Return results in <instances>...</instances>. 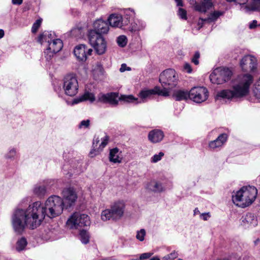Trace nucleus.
<instances>
[{
  "mask_svg": "<svg viewBox=\"0 0 260 260\" xmlns=\"http://www.w3.org/2000/svg\"><path fill=\"white\" fill-rule=\"evenodd\" d=\"M121 153L122 151L117 147L110 149L109 155V161L115 164L121 163L122 160Z\"/></svg>",
  "mask_w": 260,
  "mask_h": 260,
  "instance_id": "22",
  "label": "nucleus"
},
{
  "mask_svg": "<svg viewBox=\"0 0 260 260\" xmlns=\"http://www.w3.org/2000/svg\"><path fill=\"white\" fill-rule=\"evenodd\" d=\"M200 54L199 51L195 52L193 57L191 59V61L196 65H198L199 63V58H200Z\"/></svg>",
  "mask_w": 260,
  "mask_h": 260,
  "instance_id": "42",
  "label": "nucleus"
},
{
  "mask_svg": "<svg viewBox=\"0 0 260 260\" xmlns=\"http://www.w3.org/2000/svg\"><path fill=\"white\" fill-rule=\"evenodd\" d=\"M170 257L171 258V260H173L178 256V253L177 251H173L171 253L169 254Z\"/></svg>",
  "mask_w": 260,
  "mask_h": 260,
  "instance_id": "48",
  "label": "nucleus"
},
{
  "mask_svg": "<svg viewBox=\"0 0 260 260\" xmlns=\"http://www.w3.org/2000/svg\"><path fill=\"white\" fill-rule=\"evenodd\" d=\"M68 164L64 165L63 167V170H68V173L72 175L73 174H78L83 171L81 168L82 164L79 161H72L71 167L68 168Z\"/></svg>",
  "mask_w": 260,
  "mask_h": 260,
  "instance_id": "23",
  "label": "nucleus"
},
{
  "mask_svg": "<svg viewBox=\"0 0 260 260\" xmlns=\"http://www.w3.org/2000/svg\"><path fill=\"white\" fill-rule=\"evenodd\" d=\"M52 39L53 35L50 32L45 31L39 36L38 42L41 44H43L44 42H47L49 44Z\"/></svg>",
  "mask_w": 260,
  "mask_h": 260,
  "instance_id": "31",
  "label": "nucleus"
},
{
  "mask_svg": "<svg viewBox=\"0 0 260 260\" xmlns=\"http://www.w3.org/2000/svg\"><path fill=\"white\" fill-rule=\"evenodd\" d=\"M172 96L177 101H187L189 99V91L186 89H177L174 91Z\"/></svg>",
  "mask_w": 260,
  "mask_h": 260,
  "instance_id": "26",
  "label": "nucleus"
},
{
  "mask_svg": "<svg viewBox=\"0 0 260 260\" xmlns=\"http://www.w3.org/2000/svg\"><path fill=\"white\" fill-rule=\"evenodd\" d=\"M159 82L164 87L162 90L171 89L175 87L178 83V77L176 71L172 69L164 71L159 75ZM169 91H168V93Z\"/></svg>",
  "mask_w": 260,
  "mask_h": 260,
  "instance_id": "7",
  "label": "nucleus"
},
{
  "mask_svg": "<svg viewBox=\"0 0 260 260\" xmlns=\"http://www.w3.org/2000/svg\"><path fill=\"white\" fill-rule=\"evenodd\" d=\"M88 41L98 55L104 54L107 50V42L104 37L95 30H89L88 34Z\"/></svg>",
  "mask_w": 260,
  "mask_h": 260,
  "instance_id": "6",
  "label": "nucleus"
},
{
  "mask_svg": "<svg viewBox=\"0 0 260 260\" xmlns=\"http://www.w3.org/2000/svg\"><path fill=\"white\" fill-rule=\"evenodd\" d=\"M83 101H84L82 95H81V96H80L79 98L74 99L72 101V104L73 105L77 104H78L80 102H82Z\"/></svg>",
  "mask_w": 260,
  "mask_h": 260,
  "instance_id": "47",
  "label": "nucleus"
},
{
  "mask_svg": "<svg viewBox=\"0 0 260 260\" xmlns=\"http://www.w3.org/2000/svg\"><path fill=\"white\" fill-rule=\"evenodd\" d=\"M193 213H194V215H197V214H200V211L199 210V209L196 208L194 211H193Z\"/></svg>",
  "mask_w": 260,
  "mask_h": 260,
  "instance_id": "57",
  "label": "nucleus"
},
{
  "mask_svg": "<svg viewBox=\"0 0 260 260\" xmlns=\"http://www.w3.org/2000/svg\"><path fill=\"white\" fill-rule=\"evenodd\" d=\"M146 188L154 192H161L165 190L162 183L156 180H152L148 182L146 185Z\"/></svg>",
  "mask_w": 260,
  "mask_h": 260,
  "instance_id": "20",
  "label": "nucleus"
},
{
  "mask_svg": "<svg viewBox=\"0 0 260 260\" xmlns=\"http://www.w3.org/2000/svg\"><path fill=\"white\" fill-rule=\"evenodd\" d=\"M83 100L85 101H89L90 102H93L95 100V96L94 94L93 93L87 91L85 92L83 95H82Z\"/></svg>",
  "mask_w": 260,
  "mask_h": 260,
  "instance_id": "35",
  "label": "nucleus"
},
{
  "mask_svg": "<svg viewBox=\"0 0 260 260\" xmlns=\"http://www.w3.org/2000/svg\"><path fill=\"white\" fill-rule=\"evenodd\" d=\"M23 0H12V3L15 5H20L22 4Z\"/></svg>",
  "mask_w": 260,
  "mask_h": 260,
  "instance_id": "52",
  "label": "nucleus"
},
{
  "mask_svg": "<svg viewBox=\"0 0 260 260\" xmlns=\"http://www.w3.org/2000/svg\"><path fill=\"white\" fill-rule=\"evenodd\" d=\"M87 50V52H86L87 56V55H90L91 54V53L92 52V49H86Z\"/></svg>",
  "mask_w": 260,
  "mask_h": 260,
  "instance_id": "56",
  "label": "nucleus"
},
{
  "mask_svg": "<svg viewBox=\"0 0 260 260\" xmlns=\"http://www.w3.org/2000/svg\"><path fill=\"white\" fill-rule=\"evenodd\" d=\"M116 42L119 46L124 47L127 44V39L125 36L121 35L117 37Z\"/></svg>",
  "mask_w": 260,
  "mask_h": 260,
  "instance_id": "34",
  "label": "nucleus"
},
{
  "mask_svg": "<svg viewBox=\"0 0 260 260\" xmlns=\"http://www.w3.org/2000/svg\"><path fill=\"white\" fill-rule=\"evenodd\" d=\"M164 155V153L162 152H160L158 154H156L154 155L151 158V162L152 163H156L158 161L160 160Z\"/></svg>",
  "mask_w": 260,
  "mask_h": 260,
  "instance_id": "39",
  "label": "nucleus"
},
{
  "mask_svg": "<svg viewBox=\"0 0 260 260\" xmlns=\"http://www.w3.org/2000/svg\"><path fill=\"white\" fill-rule=\"evenodd\" d=\"M87 47L85 45L80 44L75 47L74 53L76 58L81 61H85L87 58Z\"/></svg>",
  "mask_w": 260,
  "mask_h": 260,
  "instance_id": "24",
  "label": "nucleus"
},
{
  "mask_svg": "<svg viewBox=\"0 0 260 260\" xmlns=\"http://www.w3.org/2000/svg\"><path fill=\"white\" fill-rule=\"evenodd\" d=\"M213 4L205 0H202L199 3H196L194 5V9L196 11L201 13H205L208 10L211 8Z\"/></svg>",
  "mask_w": 260,
  "mask_h": 260,
  "instance_id": "27",
  "label": "nucleus"
},
{
  "mask_svg": "<svg viewBox=\"0 0 260 260\" xmlns=\"http://www.w3.org/2000/svg\"><path fill=\"white\" fill-rule=\"evenodd\" d=\"M146 24L144 21L139 19H134L131 23L129 30L132 32H136L143 30Z\"/></svg>",
  "mask_w": 260,
  "mask_h": 260,
  "instance_id": "28",
  "label": "nucleus"
},
{
  "mask_svg": "<svg viewBox=\"0 0 260 260\" xmlns=\"http://www.w3.org/2000/svg\"><path fill=\"white\" fill-rule=\"evenodd\" d=\"M257 194V190L254 186H244L239 190L233 192L232 201L236 206L245 208L254 201Z\"/></svg>",
  "mask_w": 260,
  "mask_h": 260,
  "instance_id": "3",
  "label": "nucleus"
},
{
  "mask_svg": "<svg viewBox=\"0 0 260 260\" xmlns=\"http://www.w3.org/2000/svg\"><path fill=\"white\" fill-rule=\"evenodd\" d=\"M175 1L176 2L177 5L178 6H183L182 0H175Z\"/></svg>",
  "mask_w": 260,
  "mask_h": 260,
  "instance_id": "54",
  "label": "nucleus"
},
{
  "mask_svg": "<svg viewBox=\"0 0 260 260\" xmlns=\"http://www.w3.org/2000/svg\"><path fill=\"white\" fill-rule=\"evenodd\" d=\"M146 234V233L145 229H141L140 230L137 232L136 238L137 240L141 242L143 241L145 239Z\"/></svg>",
  "mask_w": 260,
  "mask_h": 260,
  "instance_id": "37",
  "label": "nucleus"
},
{
  "mask_svg": "<svg viewBox=\"0 0 260 260\" xmlns=\"http://www.w3.org/2000/svg\"><path fill=\"white\" fill-rule=\"evenodd\" d=\"M67 225L70 229H78L80 228L88 226L90 224L89 216L80 212H75L67 221Z\"/></svg>",
  "mask_w": 260,
  "mask_h": 260,
  "instance_id": "8",
  "label": "nucleus"
},
{
  "mask_svg": "<svg viewBox=\"0 0 260 260\" xmlns=\"http://www.w3.org/2000/svg\"><path fill=\"white\" fill-rule=\"evenodd\" d=\"M232 75V72L229 69L218 68L210 74V79L213 84H221L229 81Z\"/></svg>",
  "mask_w": 260,
  "mask_h": 260,
  "instance_id": "10",
  "label": "nucleus"
},
{
  "mask_svg": "<svg viewBox=\"0 0 260 260\" xmlns=\"http://www.w3.org/2000/svg\"><path fill=\"white\" fill-rule=\"evenodd\" d=\"M89 124H90V120L89 119L85 120H82L81 121V122L79 125V128H87L89 127Z\"/></svg>",
  "mask_w": 260,
  "mask_h": 260,
  "instance_id": "43",
  "label": "nucleus"
},
{
  "mask_svg": "<svg viewBox=\"0 0 260 260\" xmlns=\"http://www.w3.org/2000/svg\"><path fill=\"white\" fill-rule=\"evenodd\" d=\"M80 240L83 244H87L89 242V235L88 233L85 231L82 230L80 232Z\"/></svg>",
  "mask_w": 260,
  "mask_h": 260,
  "instance_id": "33",
  "label": "nucleus"
},
{
  "mask_svg": "<svg viewBox=\"0 0 260 260\" xmlns=\"http://www.w3.org/2000/svg\"><path fill=\"white\" fill-rule=\"evenodd\" d=\"M63 47L62 41L59 39H54L49 43L48 47L44 51L45 57L46 60H49L53 55L59 52Z\"/></svg>",
  "mask_w": 260,
  "mask_h": 260,
  "instance_id": "14",
  "label": "nucleus"
},
{
  "mask_svg": "<svg viewBox=\"0 0 260 260\" xmlns=\"http://www.w3.org/2000/svg\"><path fill=\"white\" fill-rule=\"evenodd\" d=\"M17 153L16 148H11L8 152L5 154V158L7 159H14Z\"/></svg>",
  "mask_w": 260,
  "mask_h": 260,
  "instance_id": "36",
  "label": "nucleus"
},
{
  "mask_svg": "<svg viewBox=\"0 0 260 260\" xmlns=\"http://www.w3.org/2000/svg\"><path fill=\"white\" fill-rule=\"evenodd\" d=\"M238 1V0H226V1L229 2H235L237 4H239L240 5H244L247 3V0H243V1H241H241L239 2Z\"/></svg>",
  "mask_w": 260,
  "mask_h": 260,
  "instance_id": "51",
  "label": "nucleus"
},
{
  "mask_svg": "<svg viewBox=\"0 0 260 260\" xmlns=\"http://www.w3.org/2000/svg\"><path fill=\"white\" fill-rule=\"evenodd\" d=\"M126 14H128L131 15V17H133L135 16V12L133 10L129 9L128 10H126Z\"/></svg>",
  "mask_w": 260,
  "mask_h": 260,
  "instance_id": "53",
  "label": "nucleus"
},
{
  "mask_svg": "<svg viewBox=\"0 0 260 260\" xmlns=\"http://www.w3.org/2000/svg\"><path fill=\"white\" fill-rule=\"evenodd\" d=\"M127 95H121L119 96L117 92H109L107 93H100L98 95V101L104 104H109L111 105L116 106L118 105L119 101L126 102L122 97Z\"/></svg>",
  "mask_w": 260,
  "mask_h": 260,
  "instance_id": "12",
  "label": "nucleus"
},
{
  "mask_svg": "<svg viewBox=\"0 0 260 260\" xmlns=\"http://www.w3.org/2000/svg\"><path fill=\"white\" fill-rule=\"evenodd\" d=\"M186 11L182 9V8H179L178 11V15L179 16L180 18L184 20L187 19V16H186Z\"/></svg>",
  "mask_w": 260,
  "mask_h": 260,
  "instance_id": "40",
  "label": "nucleus"
},
{
  "mask_svg": "<svg viewBox=\"0 0 260 260\" xmlns=\"http://www.w3.org/2000/svg\"><path fill=\"white\" fill-rule=\"evenodd\" d=\"M164 137V134L160 129H153L148 134V139L152 143H156L160 142Z\"/></svg>",
  "mask_w": 260,
  "mask_h": 260,
  "instance_id": "25",
  "label": "nucleus"
},
{
  "mask_svg": "<svg viewBox=\"0 0 260 260\" xmlns=\"http://www.w3.org/2000/svg\"><path fill=\"white\" fill-rule=\"evenodd\" d=\"M242 219V224L245 228H254L258 224L257 216L252 213H247Z\"/></svg>",
  "mask_w": 260,
  "mask_h": 260,
  "instance_id": "18",
  "label": "nucleus"
},
{
  "mask_svg": "<svg viewBox=\"0 0 260 260\" xmlns=\"http://www.w3.org/2000/svg\"><path fill=\"white\" fill-rule=\"evenodd\" d=\"M155 94L168 96V91L166 89L162 90L158 87H155L152 89L141 90L139 93V99L136 98L132 95H127V96L122 97V99L125 100L126 103L141 104L146 102L148 99H151L153 95Z\"/></svg>",
  "mask_w": 260,
  "mask_h": 260,
  "instance_id": "4",
  "label": "nucleus"
},
{
  "mask_svg": "<svg viewBox=\"0 0 260 260\" xmlns=\"http://www.w3.org/2000/svg\"><path fill=\"white\" fill-rule=\"evenodd\" d=\"M240 67L244 72L255 71L257 67L256 58L250 55L244 56L240 61Z\"/></svg>",
  "mask_w": 260,
  "mask_h": 260,
  "instance_id": "15",
  "label": "nucleus"
},
{
  "mask_svg": "<svg viewBox=\"0 0 260 260\" xmlns=\"http://www.w3.org/2000/svg\"><path fill=\"white\" fill-rule=\"evenodd\" d=\"M5 35L4 30L2 29H0V39H2L4 37Z\"/></svg>",
  "mask_w": 260,
  "mask_h": 260,
  "instance_id": "55",
  "label": "nucleus"
},
{
  "mask_svg": "<svg viewBox=\"0 0 260 260\" xmlns=\"http://www.w3.org/2000/svg\"><path fill=\"white\" fill-rule=\"evenodd\" d=\"M243 1V0H238V1H239H239H241H241Z\"/></svg>",
  "mask_w": 260,
  "mask_h": 260,
  "instance_id": "60",
  "label": "nucleus"
},
{
  "mask_svg": "<svg viewBox=\"0 0 260 260\" xmlns=\"http://www.w3.org/2000/svg\"><path fill=\"white\" fill-rule=\"evenodd\" d=\"M257 21L255 20H253L249 23V27L250 29L255 28L257 26Z\"/></svg>",
  "mask_w": 260,
  "mask_h": 260,
  "instance_id": "50",
  "label": "nucleus"
},
{
  "mask_svg": "<svg viewBox=\"0 0 260 260\" xmlns=\"http://www.w3.org/2000/svg\"><path fill=\"white\" fill-rule=\"evenodd\" d=\"M184 70L188 73H191L192 72V68L190 64L188 63H185L184 64Z\"/></svg>",
  "mask_w": 260,
  "mask_h": 260,
  "instance_id": "46",
  "label": "nucleus"
},
{
  "mask_svg": "<svg viewBox=\"0 0 260 260\" xmlns=\"http://www.w3.org/2000/svg\"><path fill=\"white\" fill-rule=\"evenodd\" d=\"M253 92L257 98H260V77L255 84Z\"/></svg>",
  "mask_w": 260,
  "mask_h": 260,
  "instance_id": "38",
  "label": "nucleus"
},
{
  "mask_svg": "<svg viewBox=\"0 0 260 260\" xmlns=\"http://www.w3.org/2000/svg\"><path fill=\"white\" fill-rule=\"evenodd\" d=\"M228 138L227 134L225 133L220 134L215 140L209 142V148L211 149H215L222 147L226 142Z\"/></svg>",
  "mask_w": 260,
  "mask_h": 260,
  "instance_id": "19",
  "label": "nucleus"
},
{
  "mask_svg": "<svg viewBox=\"0 0 260 260\" xmlns=\"http://www.w3.org/2000/svg\"><path fill=\"white\" fill-rule=\"evenodd\" d=\"M109 140L108 136L105 135L101 139L99 137L95 136L92 142V149L90 152L91 157L98 154L108 144Z\"/></svg>",
  "mask_w": 260,
  "mask_h": 260,
  "instance_id": "13",
  "label": "nucleus"
},
{
  "mask_svg": "<svg viewBox=\"0 0 260 260\" xmlns=\"http://www.w3.org/2000/svg\"><path fill=\"white\" fill-rule=\"evenodd\" d=\"M21 205L14 211L12 223L15 232L21 234L25 226L34 229L40 226L46 216L53 218L60 215L63 210V199L57 196H52L48 198L44 204L37 201L26 209L20 207Z\"/></svg>",
  "mask_w": 260,
  "mask_h": 260,
  "instance_id": "1",
  "label": "nucleus"
},
{
  "mask_svg": "<svg viewBox=\"0 0 260 260\" xmlns=\"http://www.w3.org/2000/svg\"><path fill=\"white\" fill-rule=\"evenodd\" d=\"M93 27V29L91 30H95L98 32V33H100V34L101 35L102 34L107 33L109 30L108 23L102 19H98L94 21Z\"/></svg>",
  "mask_w": 260,
  "mask_h": 260,
  "instance_id": "21",
  "label": "nucleus"
},
{
  "mask_svg": "<svg viewBox=\"0 0 260 260\" xmlns=\"http://www.w3.org/2000/svg\"><path fill=\"white\" fill-rule=\"evenodd\" d=\"M41 23V20H37L33 24L31 28V31L32 33H35L37 32L39 27H40Z\"/></svg>",
  "mask_w": 260,
  "mask_h": 260,
  "instance_id": "41",
  "label": "nucleus"
},
{
  "mask_svg": "<svg viewBox=\"0 0 260 260\" xmlns=\"http://www.w3.org/2000/svg\"><path fill=\"white\" fill-rule=\"evenodd\" d=\"M152 253L151 252H147V253H144L141 254L140 256V259H145L149 258L152 255Z\"/></svg>",
  "mask_w": 260,
  "mask_h": 260,
  "instance_id": "45",
  "label": "nucleus"
},
{
  "mask_svg": "<svg viewBox=\"0 0 260 260\" xmlns=\"http://www.w3.org/2000/svg\"><path fill=\"white\" fill-rule=\"evenodd\" d=\"M252 81L253 77L249 74L239 76L230 89H223L217 92L215 99L232 100L241 98L247 94L249 86Z\"/></svg>",
  "mask_w": 260,
  "mask_h": 260,
  "instance_id": "2",
  "label": "nucleus"
},
{
  "mask_svg": "<svg viewBox=\"0 0 260 260\" xmlns=\"http://www.w3.org/2000/svg\"><path fill=\"white\" fill-rule=\"evenodd\" d=\"M150 260H160L158 256H154L150 259Z\"/></svg>",
  "mask_w": 260,
  "mask_h": 260,
  "instance_id": "59",
  "label": "nucleus"
},
{
  "mask_svg": "<svg viewBox=\"0 0 260 260\" xmlns=\"http://www.w3.org/2000/svg\"><path fill=\"white\" fill-rule=\"evenodd\" d=\"M164 258L165 259H166V260H171V258H170V257L169 254H168V255H166V256H165L164 257Z\"/></svg>",
  "mask_w": 260,
  "mask_h": 260,
  "instance_id": "58",
  "label": "nucleus"
},
{
  "mask_svg": "<svg viewBox=\"0 0 260 260\" xmlns=\"http://www.w3.org/2000/svg\"><path fill=\"white\" fill-rule=\"evenodd\" d=\"M223 15V12L220 11H214L211 13L209 16L205 19L200 18L199 24H203L205 22H213L216 21L218 17Z\"/></svg>",
  "mask_w": 260,
  "mask_h": 260,
  "instance_id": "29",
  "label": "nucleus"
},
{
  "mask_svg": "<svg viewBox=\"0 0 260 260\" xmlns=\"http://www.w3.org/2000/svg\"><path fill=\"white\" fill-rule=\"evenodd\" d=\"M125 204L123 201H117L112 204L109 209H105L101 213V219L103 221L110 219L117 220L123 215Z\"/></svg>",
  "mask_w": 260,
  "mask_h": 260,
  "instance_id": "5",
  "label": "nucleus"
},
{
  "mask_svg": "<svg viewBox=\"0 0 260 260\" xmlns=\"http://www.w3.org/2000/svg\"><path fill=\"white\" fill-rule=\"evenodd\" d=\"M127 19L126 18V20H124L121 15L112 14L109 16L108 21L111 26L121 28L123 26L126 25L130 23V19L127 20Z\"/></svg>",
  "mask_w": 260,
  "mask_h": 260,
  "instance_id": "17",
  "label": "nucleus"
},
{
  "mask_svg": "<svg viewBox=\"0 0 260 260\" xmlns=\"http://www.w3.org/2000/svg\"><path fill=\"white\" fill-rule=\"evenodd\" d=\"M27 244V242L26 239L22 237L20 239H19L16 245V249L17 251L20 252L25 249V247Z\"/></svg>",
  "mask_w": 260,
  "mask_h": 260,
  "instance_id": "32",
  "label": "nucleus"
},
{
  "mask_svg": "<svg viewBox=\"0 0 260 260\" xmlns=\"http://www.w3.org/2000/svg\"><path fill=\"white\" fill-rule=\"evenodd\" d=\"M46 191V187L44 184H41V183L35 185L33 189L34 193L39 197L44 196Z\"/></svg>",
  "mask_w": 260,
  "mask_h": 260,
  "instance_id": "30",
  "label": "nucleus"
},
{
  "mask_svg": "<svg viewBox=\"0 0 260 260\" xmlns=\"http://www.w3.org/2000/svg\"><path fill=\"white\" fill-rule=\"evenodd\" d=\"M211 217L210 213H203L200 214V218L204 221L208 220Z\"/></svg>",
  "mask_w": 260,
  "mask_h": 260,
  "instance_id": "44",
  "label": "nucleus"
},
{
  "mask_svg": "<svg viewBox=\"0 0 260 260\" xmlns=\"http://www.w3.org/2000/svg\"><path fill=\"white\" fill-rule=\"evenodd\" d=\"M79 84L76 75H67L63 80V89L64 93L70 96L75 95L78 91Z\"/></svg>",
  "mask_w": 260,
  "mask_h": 260,
  "instance_id": "9",
  "label": "nucleus"
},
{
  "mask_svg": "<svg viewBox=\"0 0 260 260\" xmlns=\"http://www.w3.org/2000/svg\"><path fill=\"white\" fill-rule=\"evenodd\" d=\"M119 70L121 72H123L126 70L130 71L131 68L129 67H127V66L125 64L123 63L121 64Z\"/></svg>",
  "mask_w": 260,
  "mask_h": 260,
  "instance_id": "49",
  "label": "nucleus"
},
{
  "mask_svg": "<svg viewBox=\"0 0 260 260\" xmlns=\"http://www.w3.org/2000/svg\"><path fill=\"white\" fill-rule=\"evenodd\" d=\"M208 97V90L204 86H195L189 90V100L196 103H202L206 101Z\"/></svg>",
  "mask_w": 260,
  "mask_h": 260,
  "instance_id": "11",
  "label": "nucleus"
},
{
  "mask_svg": "<svg viewBox=\"0 0 260 260\" xmlns=\"http://www.w3.org/2000/svg\"><path fill=\"white\" fill-rule=\"evenodd\" d=\"M62 194L63 198L64 205L67 208L70 207L77 199V194L72 188H67L63 190Z\"/></svg>",
  "mask_w": 260,
  "mask_h": 260,
  "instance_id": "16",
  "label": "nucleus"
}]
</instances>
